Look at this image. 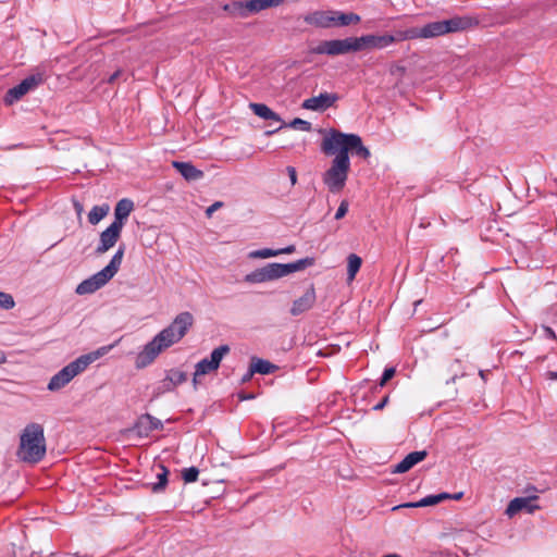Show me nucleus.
Masks as SVG:
<instances>
[{"instance_id":"a19ab883","label":"nucleus","mask_w":557,"mask_h":557,"mask_svg":"<svg viewBox=\"0 0 557 557\" xmlns=\"http://www.w3.org/2000/svg\"><path fill=\"white\" fill-rule=\"evenodd\" d=\"M223 206V202L222 201H215L213 202L210 207L207 208L206 210V215L208 218H210L212 215V213L214 211H216L218 209H220L221 207Z\"/></svg>"},{"instance_id":"f257e3e1","label":"nucleus","mask_w":557,"mask_h":557,"mask_svg":"<svg viewBox=\"0 0 557 557\" xmlns=\"http://www.w3.org/2000/svg\"><path fill=\"white\" fill-rule=\"evenodd\" d=\"M194 321L190 312L184 311L178 313L169 326L160 331L137 354L135 367L144 369L151 364L163 350L178 343L186 335Z\"/></svg>"},{"instance_id":"09e8293b","label":"nucleus","mask_w":557,"mask_h":557,"mask_svg":"<svg viewBox=\"0 0 557 557\" xmlns=\"http://www.w3.org/2000/svg\"><path fill=\"white\" fill-rule=\"evenodd\" d=\"M120 74H121V71H116V72H114V73H113L112 75H110V77L108 78V83H109V84H113V83L116 81V78L120 76Z\"/></svg>"},{"instance_id":"dca6fc26","label":"nucleus","mask_w":557,"mask_h":557,"mask_svg":"<svg viewBox=\"0 0 557 557\" xmlns=\"http://www.w3.org/2000/svg\"><path fill=\"white\" fill-rule=\"evenodd\" d=\"M537 499L539 497L536 495L516 497L508 504L506 515L508 517H513L521 510H525L528 513H533L535 510L540 509V506L536 504Z\"/></svg>"},{"instance_id":"49530a36","label":"nucleus","mask_w":557,"mask_h":557,"mask_svg":"<svg viewBox=\"0 0 557 557\" xmlns=\"http://www.w3.org/2000/svg\"><path fill=\"white\" fill-rule=\"evenodd\" d=\"M387 401H388V396H385L379 404H376L373 407V409L374 410H382L385 407V405L387 404Z\"/></svg>"},{"instance_id":"6e6552de","label":"nucleus","mask_w":557,"mask_h":557,"mask_svg":"<svg viewBox=\"0 0 557 557\" xmlns=\"http://www.w3.org/2000/svg\"><path fill=\"white\" fill-rule=\"evenodd\" d=\"M331 166L322 174V182L332 194L341 193L346 186L350 171V160L336 152Z\"/></svg>"},{"instance_id":"a211bd4d","label":"nucleus","mask_w":557,"mask_h":557,"mask_svg":"<svg viewBox=\"0 0 557 557\" xmlns=\"http://www.w3.org/2000/svg\"><path fill=\"white\" fill-rule=\"evenodd\" d=\"M315 298L314 286L311 284L301 297L294 300L290 308L292 315L296 317L311 309L315 302Z\"/></svg>"},{"instance_id":"f3484780","label":"nucleus","mask_w":557,"mask_h":557,"mask_svg":"<svg viewBox=\"0 0 557 557\" xmlns=\"http://www.w3.org/2000/svg\"><path fill=\"white\" fill-rule=\"evenodd\" d=\"M122 227L111 223L100 233L99 245L96 248L97 255H102L111 249L121 236Z\"/></svg>"},{"instance_id":"ea45409f","label":"nucleus","mask_w":557,"mask_h":557,"mask_svg":"<svg viewBox=\"0 0 557 557\" xmlns=\"http://www.w3.org/2000/svg\"><path fill=\"white\" fill-rule=\"evenodd\" d=\"M174 388H175L174 385H172V382L170 381L168 375H165V377L160 383V386H159L160 392H162V393L171 392Z\"/></svg>"},{"instance_id":"9b49d317","label":"nucleus","mask_w":557,"mask_h":557,"mask_svg":"<svg viewBox=\"0 0 557 557\" xmlns=\"http://www.w3.org/2000/svg\"><path fill=\"white\" fill-rule=\"evenodd\" d=\"M84 362L86 361L78 357L69 364H66L64 368H62L50 379L47 386L48 389L51 392H55L63 388L76 375H78L79 373L84 372L87 369Z\"/></svg>"},{"instance_id":"423d86ee","label":"nucleus","mask_w":557,"mask_h":557,"mask_svg":"<svg viewBox=\"0 0 557 557\" xmlns=\"http://www.w3.org/2000/svg\"><path fill=\"white\" fill-rule=\"evenodd\" d=\"M125 246L121 245L116 252L113 255L109 264L106 265L101 271L81 282L77 285L75 293L78 295H88L103 287L117 273L122 264Z\"/></svg>"},{"instance_id":"a878e982","label":"nucleus","mask_w":557,"mask_h":557,"mask_svg":"<svg viewBox=\"0 0 557 557\" xmlns=\"http://www.w3.org/2000/svg\"><path fill=\"white\" fill-rule=\"evenodd\" d=\"M362 264V259L356 253H350L347 258L348 281H354Z\"/></svg>"},{"instance_id":"c9c22d12","label":"nucleus","mask_w":557,"mask_h":557,"mask_svg":"<svg viewBox=\"0 0 557 557\" xmlns=\"http://www.w3.org/2000/svg\"><path fill=\"white\" fill-rule=\"evenodd\" d=\"M14 306H15V301H14L13 296L8 293L0 292V308L10 310V309L14 308Z\"/></svg>"},{"instance_id":"7c9ffc66","label":"nucleus","mask_w":557,"mask_h":557,"mask_svg":"<svg viewBox=\"0 0 557 557\" xmlns=\"http://www.w3.org/2000/svg\"><path fill=\"white\" fill-rule=\"evenodd\" d=\"M230 352V346L228 345H221L216 348H214L210 355V362L219 369L220 363L225 355Z\"/></svg>"},{"instance_id":"c756f323","label":"nucleus","mask_w":557,"mask_h":557,"mask_svg":"<svg viewBox=\"0 0 557 557\" xmlns=\"http://www.w3.org/2000/svg\"><path fill=\"white\" fill-rule=\"evenodd\" d=\"M112 348H113V345L102 346L92 352H89V354H86V355H83L79 357H81V359L86 361L84 363H85L86 368H88V366L90 363H92L98 358L102 357L103 355L108 354Z\"/></svg>"},{"instance_id":"3c124183","label":"nucleus","mask_w":557,"mask_h":557,"mask_svg":"<svg viewBox=\"0 0 557 557\" xmlns=\"http://www.w3.org/2000/svg\"><path fill=\"white\" fill-rule=\"evenodd\" d=\"M7 358L3 351L0 350V364L5 362Z\"/></svg>"},{"instance_id":"5fc2aeb1","label":"nucleus","mask_w":557,"mask_h":557,"mask_svg":"<svg viewBox=\"0 0 557 557\" xmlns=\"http://www.w3.org/2000/svg\"><path fill=\"white\" fill-rule=\"evenodd\" d=\"M396 70H397V72H400V73L405 72V67H403V66H397Z\"/></svg>"},{"instance_id":"2eb2a0df","label":"nucleus","mask_w":557,"mask_h":557,"mask_svg":"<svg viewBox=\"0 0 557 557\" xmlns=\"http://www.w3.org/2000/svg\"><path fill=\"white\" fill-rule=\"evenodd\" d=\"M392 44H394V39L391 34H368L357 37L358 52L367 49H385Z\"/></svg>"},{"instance_id":"7ed1b4c3","label":"nucleus","mask_w":557,"mask_h":557,"mask_svg":"<svg viewBox=\"0 0 557 557\" xmlns=\"http://www.w3.org/2000/svg\"><path fill=\"white\" fill-rule=\"evenodd\" d=\"M323 134L320 149L325 156L338 152L346 157V160H350L349 152L364 160L371 156L370 150L362 144L361 137L357 134L343 133L336 128L325 129Z\"/></svg>"},{"instance_id":"ddd939ff","label":"nucleus","mask_w":557,"mask_h":557,"mask_svg":"<svg viewBox=\"0 0 557 557\" xmlns=\"http://www.w3.org/2000/svg\"><path fill=\"white\" fill-rule=\"evenodd\" d=\"M339 96L336 92H321L318 96L305 99L301 103V108L314 112H324L327 109L334 107L338 101Z\"/></svg>"},{"instance_id":"4468645a","label":"nucleus","mask_w":557,"mask_h":557,"mask_svg":"<svg viewBox=\"0 0 557 557\" xmlns=\"http://www.w3.org/2000/svg\"><path fill=\"white\" fill-rule=\"evenodd\" d=\"M162 429L163 423L161 420L150 413H144L137 418L132 428V432H134L138 437L144 438L148 437L152 431Z\"/></svg>"},{"instance_id":"c03bdc74","label":"nucleus","mask_w":557,"mask_h":557,"mask_svg":"<svg viewBox=\"0 0 557 557\" xmlns=\"http://www.w3.org/2000/svg\"><path fill=\"white\" fill-rule=\"evenodd\" d=\"M255 373L256 372H252V366L250 364L249 370L247 371V373L243 375L242 382L246 383V382L250 381Z\"/></svg>"},{"instance_id":"72a5a7b5","label":"nucleus","mask_w":557,"mask_h":557,"mask_svg":"<svg viewBox=\"0 0 557 557\" xmlns=\"http://www.w3.org/2000/svg\"><path fill=\"white\" fill-rule=\"evenodd\" d=\"M250 109L257 116L263 120H267V117L270 116V113L272 112V109L264 103H250Z\"/></svg>"},{"instance_id":"cd10ccee","label":"nucleus","mask_w":557,"mask_h":557,"mask_svg":"<svg viewBox=\"0 0 557 557\" xmlns=\"http://www.w3.org/2000/svg\"><path fill=\"white\" fill-rule=\"evenodd\" d=\"M109 205L95 206L88 213V222L92 225L98 224L109 212Z\"/></svg>"},{"instance_id":"6ab92c4d","label":"nucleus","mask_w":557,"mask_h":557,"mask_svg":"<svg viewBox=\"0 0 557 557\" xmlns=\"http://www.w3.org/2000/svg\"><path fill=\"white\" fill-rule=\"evenodd\" d=\"M426 456V450L409 453L400 462L394 466L393 473H405L409 471L413 466L424 460Z\"/></svg>"},{"instance_id":"f704fd0d","label":"nucleus","mask_w":557,"mask_h":557,"mask_svg":"<svg viewBox=\"0 0 557 557\" xmlns=\"http://www.w3.org/2000/svg\"><path fill=\"white\" fill-rule=\"evenodd\" d=\"M199 475V469L196 467L185 468L182 471V478L185 483L196 482Z\"/></svg>"},{"instance_id":"39448f33","label":"nucleus","mask_w":557,"mask_h":557,"mask_svg":"<svg viewBox=\"0 0 557 557\" xmlns=\"http://www.w3.org/2000/svg\"><path fill=\"white\" fill-rule=\"evenodd\" d=\"M314 264V258L307 257L290 263H268L258 268L245 276V282L259 284L287 276L294 272L302 271Z\"/></svg>"},{"instance_id":"bb28decb","label":"nucleus","mask_w":557,"mask_h":557,"mask_svg":"<svg viewBox=\"0 0 557 557\" xmlns=\"http://www.w3.org/2000/svg\"><path fill=\"white\" fill-rule=\"evenodd\" d=\"M215 370L218 369L210 362L208 358H205L197 362L195 366V373L193 379L194 386H197V376L205 375Z\"/></svg>"},{"instance_id":"5701e85b","label":"nucleus","mask_w":557,"mask_h":557,"mask_svg":"<svg viewBox=\"0 0 557 557\" xmlns=\"http://www.w3.org/2000/svg\"><path fill=\"white\" fill-rule=\"evenodd\" d=\"M221 8L230 17L247 18L249 13L246 8V1H232L221 4Z\"/></svg>"},{"instance_id":"393cba45","label":"nucleus","mask_w":557,"mask_h":557,"mask_svg":"<svg viewBox=\"0 0 557 557\" xmlns=\"http://www.w3.org/2000/svg\"><path fill=\"white\" fill-rule=\"evenodd\" d=\"M250 364L252 366V372L260 374H271L277 369V367L270 361L256 357L251 359Z\"/></svg>"},{"instance_id":"0eeeda50","label":"nucleus","mask_w":557,"mask_h":557,"mask_svg":"<svg viewBox=\"0 0 557 557\" xmlns=\"http://www.w3.org/2000/svg\"><path fill=\"white\" fill-rule=\"evenodd\" d=\"M305 22L321 28L344 27L360 22L356 13H345L336 10L314 11L305 16Z\"/></svg>"},{"instance_id":"8fccbe9b","label":"nucleus","mask_w":557,"mask_h":557,"mask_svg":"<svg viewBox=\"0 0 557 557\" xmlns=\"http://www.w3.org/2000/svg\"><path fill=\"white\" fill-rule=\"evenodd\" d=\"M479 375H480V377H481L483 381H486L487 371H485V370H480V371H479Z\"/></svg>"},{"instance_id":"f03ea898","label":"nucleus","mask_w":557,"mask_h":557,"mask_svg":"<svg viewBox=\"0 0 557 557\" xmlns=\"http://www.w3.org/2000/svg\"><path fill=\"white\" fill-rule=\"evenodd\" d=\"M476 25H479V20L474 16L456 15L448 20L428 23L422 27H410L397 30L395 35H392V38L394 39V42L412 39H429L451 33L463 32Z\"/></svg>"},{"instance_id":"de8ad7c7","label":"nucleus","mask_w":557,"mask_h":557,"mask_svg":"<svg viewBox=\"0 0 557 557\" xmlns=\"http://www.w3.org/2000/svg\"><path fill=\"white\" fill-rule=\"evenodd\" d=\"M268 121L282 122L281 116L272 110L270 116L267 117Z\"/></svg>"},{"instance_id":"9d476101","label":"nucleus","mask_w":557,"mask_h":557,"mask_svg":"<svg viewBox=\"0 0 557 557\" xmlns=\"http://www.w3.org/2000/svg\"><path fill=\"white\" fill-rule=\"evenodd\" d=\"M84 362L86 361L78 357L69 364H66L64 368H62L50 379L47 386L48 389L51 392H55L63 388L76 375H78L79 373L84 372L87 369Z\"/></svg>"},{"instance_id":"864d4df0","label":"nucleus","mask_w":557,"mask_h":557,"mask_svg":"<svg viewBox=\"0 0 557 557\" xmlns=\"http://www.w3.org/2000/svg\"><path fill=\"white\" fill-rule=\"evenodd\" d=\"M456 379H457V375H454V376H451V379H450V380H447V381H446V383H447V384H449V383H455Z\"/></svg>"},{"instance_id":"1a4fd4ad","label":"nucleus","mask_w":557,"mask_h":557,"mask_svg":"<svg viewBox=\"0 0 557 557\" xmlns=\"http://www.w3.org/2000/svg\"><path fill=\"white\" fill-rule=\"evenodd\" d=\"M312 52L315 54H325L330 57L358 52L357 37L323 40L312 49Z\"/></svg>"},{"instance_id":"c85d7f7f","label":"nucleus","mask_w":557,"mask_h":557,"mask_svg":"<svg viewBox=\"0 0 557 557\" xmlns=\"http://www.w3.org/2000/svg\"><path fill=\"white\" fill-rule=\"evenodd\" d=\"M161 472L157 474L158 481L151 484L153 493L163 492L168 485L169 470L164 466H160Z\"/></svg>"},{"instance_id":"603ef678","label":"nucleus","mask_w":557,"mask_h":557,"mask_svg":"<svg viewBox=\"0 0 557 557\" xmlns=\"http://www.w3.org/2000/svg\"><path fill=\"white\" fill-rule=\"evenodd\" d=\"M461 497H462V493L460 492V493H457V494L451 495V497H450V498L458 500V499H460Z\"/></svg>"},{"instance_id":"6e6d98bb","label":"nucleus","mask_w":557,"mask_h":557,"mask_svg":"<svg viewBox=\"0 0 557 557\" xmlns=\"http://www.w3.org/2000/svg\"><path fill=\"white\" fill-rule=\"evenodd\" d=\"M252 397H253L252 395H246V396L242 397V399H250Z\"/></svg>"},{"instance_id":"4c0bfd02","label":"nucleus","mask_w":557,"mask_h":557,"mask_svg":"<svg viewBox=\"0 0 557 557\" xmlns=\"http://www.w3.org/2000/svg\"><path fill=\"white\" fill-rule=\"evenodd\" d=\"M348 201L346 199L342 200L335 213V219L341 220L342 218H344L348 212Z\"/></svg>"},{"instance_id":"4d7b16f0","label":"nucleus","mask_w":557,"mask_h":557,"mask_svg":"<svg viewBox=\"0 0 557 557\" xmlns=\"http://www.w3.org/2000/svg\"><path fill=\"white\" fill-rule=\"evenodd\" d=\"M552 377L557 379V372H552Z\"/></svg>"},{"instance_id":"79ce46f5","label":"nucleus","mask_w":557,"mask_h":557,"mask_svg":"<svg viewBox=\"0 0 557 557\" xmlns=\"http://www.w3.org/2000/svg\"><path fill=\"white\" fill-rule=\"evenodd\" d=\"M287 172H288L292 185H295L297 183V173H296L295 168L287 166Z\"/></svg>"},{"instance_id":"2f4dec72","label":"nucleus","mask_w":557,"mask_h":557,"mask_svg":"<svg viewBox=\"0 0 557 557\" xmlns=\"http://www.w3.org/2000/svg\"><path fill=\"white\" fill-rule=\"evenodd\" d=\"M168 377L172 382V385L176 387L187 381V374L178 369H171L166 372Z\"/></svg>"},{"instance_id":"aec40b11","label":"nucleus","mask_w":557,"mask_h":557,"mask_svg":"<svg viewBox=\"0 0 557 557\" xmlns=\"http://www.w3.org/2000/svg\"><path fill=\"white\" fill-rule=\"evenodd\" d=\"M134 210V202L128 198L121 199L114 209V220L113 224L121 226L123 228L125 221L129 216L131 212Z\"/></svg>"},{"instance_id":"b1692460","label":"nucleus","mask_w":557,"mask_h":557,"mask_svg":"<svg viewBox=\"0 0 557 557\" xmlns=\"http://www.w3.org/2000/svg\"><path fill=\"white\" fill-rule=\"evenodd\" d=\"M284 1L285 0H247L246 8L250 16L251 14H258L259 12L269 8H276Z\"/></svg>"},{"instance_id":"58836bf2","label":"nucleus","mask_w":557,"mask_h":557,"mask_svg":"<svg viewBox=\"0 0 557 557\" xmlns=\"http://www.w3.org/2000/svg\"><path fill=\"white\" fill-rule=\"evenodd\" d=\"M395 372H396V370L393 367L385 368V370L382 374L381 381H380V386H384L386 384V382L389 381L395 375Z\"/></svg>"},{"instance_id":"4be33fe9","label":"nucleus","mask_w":557,"mask_h":557,"mask_svg":"<svg viewBox=\"0 0 557 557\" xmlns=\"http://www.w3.org/2000/svg\"><path fill=\"white\" fill-rule=\"evenodd\" d=\"M450 497H451V494H448V493L428 495V496L421 498L419 502L403 504V505H400V507L418 508V507L433 506V505L441 503L444 499H450ZM398 508H399V506H398ZM394 509H397V507H395Z\"/></svg>"},{"instance_id":"20e7f679","label":"nucleus","mask_w":557,"mask_h":557,"mask_svg":"<svg viewBox=\"0 0 557 557\" xmlns=\"http://www.w3.org/2000/svg\"><path fill=\"white\" fill-rule=\"evenodd\" d=\"M46 451L44 426L35 422L27 424L20 436V445L16 451L18 459L35 465L45 458Z\"/></svg>"},{"instance_id":"37998d69","label":"nucleus","mask_w":557,"mask_h":557,"mask_svg":"<svg viewBox=\"0 0 557 557\" xmlns=\"http://www.w3.org/2000/svg\"><path fill=\"white\" fill-rule=\"evenodd\" d=\"M295 250H296V247L294 245H289L285 248L277 249V256L283 255V253L289 255V253L295 252Z\"/></svg>"},{"instance_id":"412c9836","label":"nucleus","mask_w":557,"mask_h":557,"mask_svg":"<svg viewBox=\"0 0 557 557\" xmlns=\"http://www.w3.org/2000/svg\"><path fill=\"white\" fill-rule=\"evenodd\" d=\"M173 166L186 181H198L203 176V172L190 162L174 161Z\"/></svg>"},{"instance_id":"e433bc0d","label":"nucleus","mask_w":557,"mask_h":557,"mask_svg":"<svg viewBox=\"0 0 557 557\" xmlns=\"http://www.w3.org/2000/svg\"><path fill=\"white\" fill-rule=\"evenodd\" d=\"M289 127L292 128H295V129H300V131H304V132H309L311 131V123L308 122V121H305L300 117H296L289 124H288Z\"/></svg>"},{"instance_id":"473e14b6","label":"nucleus","mask_w":557,"mask_h":557,"mask_svg":"<svg viewBox=\"0 0 557 557\" xmlns=\"http://www.w3.org/2000/svg\"><path fill=\"white\" fill-rule=\"evenodd\" d=\"M277 256V249L263 248L249 252V258L252 259H267Z\"/></svg>"},{"instance_id":"a18cd8bd","label":"nucleus","mask_w":557,"mask_h":557,"mask_svg":"<svg viewBox=\"0 0 557 557\" xmlns=\"http://www.w3.org/2000/svg\"><path fill=\"white\" fill-rule=\"evenodd\" d=\"M544 333H545V336L550 338V339H556V334L555 332L553 331L552 327L549 326H544Z\"/></svg>"},{"instance_id":"f8f14e48","label":"nucleus","mask_w":557,"mask_h":557,"mask_svg":"<svg viewBox=\"0 0 557 557\" xmlns=\"http://www.w3.org/2000/svg\"><path fill=\"white\" fill-rule=\"evenodd\" d=\"M46 81V72L37 70L36 73H33L25 77L20 84L10 88L5 96L4 102L7 104H12L15 101L20 100L24 95L28 91L35 89L39 85H41Z\"/></svg>"}]
</instances>
